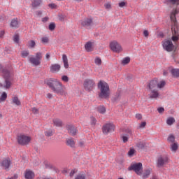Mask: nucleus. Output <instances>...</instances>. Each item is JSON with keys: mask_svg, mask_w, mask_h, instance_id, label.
<instances>
[{"mask_svg": "<svg viewBox=\"0 0 179 179\" xmlns=\"http://www.w3.org/2000/svg\"><path fill=\"white\" fill-rule=\"evenodd\" d=\"M164 3L170 8H173L170 14V19L173 23L171 28V40L176 43L179 40V29L178 24H177V18L176 17V15H178L179 13V0H164Z\"/></svg>", "mask_w": 179, "mask_h": 179, "instance_id": "nucleus-1", "label": "nucleus"}, {"mask_svg": "<svg viewBox=\"0 0 179 179\" xmlns=\"http://www.w3.org/2000/svg\"><path fill=\"white\" fill-rule=\"evenodd\" d=\"M45 83L50 87V90L56 94H60V96H66V88L62 83L55 78H49L45 80Z\"/></svg>", "mask_w": 179, "mask_h": 179, "instance_id": "nucleus-2", "label": "nucleus"}, {"mask_svg": "<svg viewBox=\"0 0 179 179\" xmlns=\"http://www.w3.org/2000/svg\"><path fill=\"white\" fill-rule=\"evenodd\" d=\"M2 75L5 79V85L0 84V87L5 89H10L12 86V78L13 77V72L10 69H3Z\"/></svg>", "mask_w": 179, "mask_h": 179, "instance_id": "nucleus-3", "label": "nucleus"}, {"mask_svg": "<svg viewBox=\"0 0 179 179\" xmlns=\"http://www.w3.org/2000/svg\"><path fill=\"white\" fill-rule=\"evenodd\" d=\"M98 89L100 90V93L99 94V99H109L110 86L107 83L100 80L98 83Z\"/></svg>", "mask_w": 179, "mask_h": 179, "instance_id": "nucleus-4", "label": "nucleus"}, {"mask_svg": "<svg viewBox=\"0 0 179 179\" xmlns=\"http://www.w3.org/2000/svg\"><path fill=\"white\" fill-rule=\"evenodd\" d=\"M128 170L129 171H134L137 176H142V173H143V166L141 162L134 163L131 164L128 168Z\"/></svg>", "mask_w": 179, "mask_h": 179, "instance_id": "nucleus-5", "label": "nucleus"}, {"mask_svg": "<svg viewBox=\"0 0 179 179\" xmlns=\"http://www.w3.org/2000/svg\"><path fill=\"white\" fill-rule=\"evenodd\" d=\"M41 59H43V53L38 52L36 53L35 57H31L29 58V62L34 66H38L41 64Z\"/></svg>", "mask_w": 179, "mask_h": 179, "instance_id": "nucleus-6", "label": "nucleus"}, {"mask_svg": "<svg viewBox=\"0 0 179 179\" xmlns=\"http://www.w3.org/2000/svg\"><path fill=\"white\" fill-rule=\"evenodd\" d=\"M84 89L86 92H92L96 86V83L92 79H86L84 81Z\"/></svg>", "mask_w": 179, "mask_h": 179, "instance_id": "nucleus-7", "label": "nucleus"}, {"mask_svg": "<svg viewBox=\"0 0 179 179\" xmlns=\"http://www.w3.org/2000/svg\"><path fill=\"white\" fill-rule=\"evenodd\" d=\"M163 48L168 52H171L174 50V44L171 40H165L162 43Z\"/></svg>", "mask_w": 179, "mask_h": 179, "instance_id": "nucleus-8", "label": "nucleus"}, {"mask_svg": "<svg viewBox=\"0 0 179 179\" xmlns=\"http://www.w3.org/2000/svg\"><path fill=\"white\" fill-rule=\"evenodd\" d=\"M30 141H31L30 136L24 134H20L17 136V142L20 145H29Z\"/></svg>", "mask_w": 179, "mask_h": 179, "instance_id": "nucleus-9", "label": "nucleus"}, {"mask_svg": "<svg viewBox=\"0 0 179 179\" xmlns=\"http://www.w3.org/2000/svg\"><path fill=\"white\" fill-rule=\"evenodd\" d=\"M169 163V157L166 155H161L158 157L157 161V167H163L164 164Z\"/></svg>", "mask_w": 179, "mask_h": 179, "instance_id": "nucleus-10", "label": "nucleus"}, {"mask_svg": "<svg viewBox=\"0 0 179 179\" xmlns=\"http://www.w3.org/2000/svg\"><path fill=\"white\" fill-rule=\"evenodd\" d=\"M10 164H12V161H10V158H3V160L0 162V166L6 170V171H9V168L10 167Z\"/></svg>", "mask_w": 179, "mask_h": 179, "instance_id": "nucleus-11", "label": "nucleus"}, {"mask_svg": "<svg viewBox=\"0 0 179 179\" xmlns=\"http://www.w3.org/2000/svg\"><path fill=\"white\" fill-rule=\"evenodd\" d=\"M114 124L113 123H107L102 127V132L104 135H108L110 132H113Z\"/></svg>", "mask_w": 179, "mask_h": 179, "instance_id": "nucleus-12", "label": "nucleus"}, {"mask_svg": "<svg viewBox=\"0 0 179 179\" xmlns=\"http://www.w3.org/2000/svg\"><path fill=\"white\" fill-rule=\"evenodd\" d=\"M110 48L113 51V52H121L122 51V48L118 42L114 41L110 43Z\"/></svg>", "mask_w": 179, "mask_h": 179, "instance_id": "nucleus-13", "label": "nucleus"}, {"mask_svg": "<svg viewBox=\"0 0 179 179\" xmlns=\"http://www.w3.org/2000/svg\"><path fill=\"white\" fill-rule=\"evenodd\" d=\"M93 24V19L92 18H85L83 20H81V26L83 27H85L86 29H88V27H90Z\"/></svg>", "mask_w": 179, "mask_h": 179, "instance_id": "nucleus-14", "label": "nucleus"}, {"mask_svg": "<svg viewBox=\"0 0 179 179\" xmlns=\"http://www.w3.org/2000/svg\"><path fill=\"white\" fill-rule=\"evenodd\" d=\"M147 87L149 90H156L157 89V78L153 79L148 83Z\"/></svg>", "mask_w": 179, "mask_h": 179, "instance_id": "nucleus-15", "label": "nucleus"}, {"mask_svg": "<svg viewBox=\"0 0 179 179\" xmlns=\"http://www.w3.org/2000/svg\"><path fill=\"white\" fill-rule=\"evenodd\" d=\"M66 129L70 135L72 136H75L76 135V128H75V126L72 124H69L66 126Z\"/></svg>", "mask_w": 179, "mask_h": 179, "instance_id": "nucleus-16", "label": "nucleus"}, {"mask_svg": "<svg viewBox=\"0 0 179 179\" xmlns=\"http://www.w3.org/2000/svg\"><path fill=\"white\" fill-rule=\"evenodd\" d=\"M59 71H61V65L54 64L50 66V72H52V73H57V72H59Z\"/></svg>", "mask_w": 179, "mask_h": 179, "instance_id": "nucleus-17", "label": "nucleus"}, {"mask_svg": "<svg viewBox=\"0 0 179 179\" xmlns=\"http://www.w3.org/2000/svg\"><path fill=\"white\" fill-rule=\"evenodd\" d=\"M121 100V91H117L115 96L112 98L113 103H118Z\"/></svg>", "mask_w": 179, "mask_h": 179, "instance_id": "nucleus-18", "label": "nucleus"}, {"mask_svg": "<svg viewBox=\"0 0 179 179\" xmlns=\"http://www.w3.org/2000/svg\"><path fill=\"white\" fill-rule=\"evenodd\" d=\"M24 177L26 179H34V172L30 170H27L25 171Z\"/></svg>", "mask_w": 179, "mask_h": 179, "instance_id": "nucleus-19", "label": "nucleus"}, {"mask_svg": "<svg viewBox=\"0 0 179 179\" xmlns=\"http://www.w3.org/2000/svg\"><path fill=\"white\" fill-rule=\"evenodd\" d=\"M157 97H159L157 90H150V99H157Z\"/></svg>", "mask_w": 179, "mask_h": 179, "instance_id": "nucleus-20", "label": "nucleus"}, {"mask_svg": "<svg viewBox=\"0 0 179 179\" xmlns=\"http://www.w3.org/2000/svg\"><path fill=\"white\" fill-rule=\"evenodd\" d=\"M41 3H43V0H33L31 6L34 8V9H36V8H38Z\"/></svg>", "mask_w": 179, "mask_h": 179, "instance_id": "nucleus-21", "label": "nucleus"}, {"mask_svg": "<svg viewBox=\"0 0 179 179\" xmlns=\"http://www.w3.org/2000/svg\"><path fill=\"white\" fill-rule=\"evenodd\" d=\"M62 61L64 68L66 69H68V68H69V63H68V57L66 56V55H62Z\"/></svg>", "mask_w": 179, "mask_h": 179, "instance_id": "nucleus-22", "label": "nucleus"}, {"mask_svg": "<svg viewBox=\"0 0 179 179\" xmlns=\"http://www.w3.org/2000/svg\"><path fill=\"white\" fill-rule=\"evenodd\" d=\"M66 143L67 146H70V148H75V141H73V138H67L66 141Z\"/></svg>", "mask_w": 179, "mask_h": 179, "instance_id": "nucleus-23", "label": "nucleus"}, {"mask_svg": "<svg viewBox=\"0 0 179 179\" xmlns=\"http://www.w3.org/2000/svg\"><path fill=\"white\" fill-rule=\"evenodd\" d=\"M10 27L13 29H17V27H19V21H17V19H13L11 20Z\"/></svg>", "mask_w": 179, "mask_h": 179, "instance_id": "nucleus-24", "label": "nucleus"}, {"mask_svg": "<svg viewBox=\"0 0 179 179\" xmlns=\"http://www.w3.org/2000/svg\"><path fill=\"white\" fill-rule=\"evenodd\" d=\"M171 73L173 78H179V69H172L171 70Z\"/></svg>", "mask_w": 179, "mask_h": 179, "instance_id": "nucleus-25", "label": "nucleus"}, {"mask_svg": "<svg viewBox=\"0 0 179 179\" xmlns=\"http://www.w3.org/2000/svg\"><path fill=\"white\" fill-rule=\"evenodd\" d=\"M149 176H150V169H145L141 176L143 179H146L149 178Z\"/></svg>", "mask_w": 179, "mask_h": 179, "instance_id": "nucleus-26", "label": "nucleus"}, {"mask_svg": "<svg viewBox=\"0 0 179 179\" xmlns=\"http://www.w3.org/2000/svg\"><path fill=\"white\" fill-rule=\"evenodd\" d=\"M170 149L172 152H177L178 150V143H173L171 144Z\"/></svg>", "mask_w": 179, "mask_h": 179, "instance_id": "nucleus-27", "label": "nucleus"}, {"mask_svg": "<svg viewBox=\"0 0 179 179\" xmlns=\"http://www.w3.org/2000/svg\"><path fill=\"white\" fill-rule=\"evenodd\" d=\"M120 138L123 143H127V142H128V141L129 140V135L122 134L120 135Z\"/></svg>", "mask_w": 179, "mask_h": 179, "instance_id": "nucleus-28", "label": "nucleus"}, {"mask_svg": "<svg viewBox=\"0 0 179 179\" xmlns=\"http://www.w3.org/2000/svg\"><path fill=\"white\" fill-rule=\"evenodd\" d=\"M92 42H87L85 45V48L87 52H90V51H92Z\"/></svg>", "mask_w": 179, "mask_h": 179, "instance_id": "nucleus-29", "label": "nucleus"}, {"mask_svg": "<svg viewBox=\"0 0 179 179\" xmlns=\"http://www.w3.org/2000/svg\"><path fill=\"white\" fill-rule=\"evenodd\" d=\"M53 124L55 127H62V121L59 119H53Z\"/></svg>", "mask_w": 179, "mask_h": 179, "instance_id": "nucleus-30", "label": "nucleus"}, {"mask_svg": "<svg viewBox=\"0 0 179 179\" xmlns=\"http://www.w3.org/2000/svg\"><path fill=\"white\" fill-rule=\"evenodd\" d=\"M174 122H176V119H174V117H169L166 120L167 125L171 126V125H173V124H174Z\"/></svg>", "mask_w": 179, "mask_h": 179, "instance_id": "nucleus-31", "label": "nucleus"}, {"mask_svg": "<svg viewBox=\"0 0 179 179\" xmlns=\"http://www.w3.org/2000/svg\"><path fill=\"white\" fill-rule=\"evenodd\" d=\"M13 103L16 106H20V104H22V103L20 102V100H19V97L17 96H14L13 98Z\"/></svg>", "mask_w": 179, "mask_h": 179, "instance_id": "nucleus-32", "label": "nucleus"}, {"mask_svg": "<svg viewBox=\"0 0 179 179\" xmlns=\"http://www.w3.org/2000/svg\"><path fill=\"white\" fill-rule=\"evenodd\" d=\"M168 142H169L170 143H175L174 142H176V137L174 136V135L171 134L168 138H167Z\"/></svg>", "mask_w": 179, "mask_h": 179, "instance_id": "nucleus-33", "label": "nucleus"}, {"mask_svg": "<svg viewBox=\"0 0 179 179\" xmlns=\"http://www.w3.org/2000/svg\"><path fill=\"white\" fill-rule=\"evenodd\" d=\"M28 55H30L29 50H23L21 52V57L22 58H27Z\"/></svg>", "mask_w": 179, "mask_h": 179, "instance_id": "nucleus-34", "label": "nucleus"}, {"mask_svg": "<svg viewBox=\"0 0 179 179\" xmlns=\"http://www.w3.org/2000/svg\"><path fill=\"white\" fill-rule=\"evenodd\" d=\"M55 27H57V25L55 24V22H50L48 26V29L50 31H54L55 30Z\"/></svg>", "mask_w": 179, "mask_h": 179, "instance_id": "nucleus-35", "label": "nucleus"}, {"mask_svg": "<svg viewBox=\"0 0 179 179\" xmlns=\"http://www.w3.org/2000/svg\"><path fill=\"white\" fill-rule=\"evenodd\" d=\"M131 62V58L129 57H124L122 61V65H127V64H129Z\"/></svg>", "mask_w": 179, "mask_h": 179, "instance_id": "nucleus-36", "label": "nucleus"}, {"mask_svg": "<svg viewBox=\"0 0 179 179\" xmlns=\"http://www.w3.org/2000/svg\"><path fill=\"white\" fill-rule=\"evenodd\" d=\"M20 38V36H19V34H15L13 36V41H14V43H15L16 44H19Z\"/></svg>", "mask_w": 179, "mask_h": 179, "instance_id": "nucleus-37", "label": "nucleus"}, {"mask_svg": "<svg viewBox=\"0 0 179 179\" xmlns=\"http://www.w3.org/2000/svg\"><path fill=\"white\" fill-rule=\"evenodd\" d=\"M28 47L29 48H34L36 47V41L31 40L28 42Z\"/></svg>", "mask_w": 179, "mask_h": 179, "instance_id": "nucleus-38", "label": "nucleus"}, {"mask_svg": "<svg viewBox=\"0 0 179 179\" xmlns=\"http://www.w3.org/2000/svg\"><path fill=\"white\" fill-rule=\"evenodd\" d=\"M164 86H166V81L162 80V81H161L159 83V82L157 81V87H158L159 89H162V88L164 87Z\"/></svg>", "mask_w": 179, "mask_h": 179, "instance_id": "nucleus-39", "label": "nucleus"}, {"mask_svg": "<svg viewBox=\"0 0 179 179\" xmlns=\"http://www.w3.org/2000/svg\"><path fill=\"white\" fill-rule=\"evenodd\" d=\"M97 110L100 113V114H104L106 113V107L99 106L97 108Z\"/></svg>", "mask_w": 179, "mask_h": 179, "instance_id": "nucleus-40", "label": "nucleus"}, {"mask_svg": "<svg viewBox=\"0 0 179 179\" xmlns=\"http://www.w3.org/2000/svg\"><path fill=\"white\" fill-rule=\"evenodd\" d=\"M8 98V94L6 92H3L1 97H0V101H5L6 99Z\"/></svg>", "mask_w": 179, "mask_h": 179, "instance_id": "nucleus-41", "label": "nucleus"}, {"mask_svg": "<svg viewBox=\"0 0 179 179\" xmlns=\"http://www.w3.org/2000/svg\"><path fill=\"white\" fill-rule=\"evenodd\" d=\"M145 146H146L145 143L139 142L137 143V148H138V149H145Z\"/></svg>", "mask_w": 179, "mask_h": 179, "instance_id": "nucleus-42", "label": "nucleus"}, {"mask_svg": "<svg viewBox=\"0 0 179 179\" xmlns=\"http://www.w3.org/2000/svg\"><path fill=\"white\" fill-rule=\"evenodd\" d=\"M75 179H86V175L85 173H80Z\"/></svg>", "mask_w": 179, "mask_h": 179, "instance_id": "nucleus-43", "label": "nucleus"}, {"mask_svg": "<svg viewBox=\"0 0 179 179\" xmlns=\"http://www.w3.org/2000/svg\"><path fill=\"white\" fill-rule=\"evenodd\" d=\"M90 120H91V125L94 127V125H96V124L97 122V120L93 116L90 117Z\"/></svg>", "mask_w": 179, "mask_h": 179, "instance_id": "nucleus-44", "label": "nucleus"}, {"mask_svg": "<svg viewBox=\"0 0 179 179\" xmlns=\"http://www.w3.org/2000/svg\"><path fill=\"white\" fill-rule=\"evenodd\" d=\"M134 155H135V149L131 148L128 152V156H129L130 157H132Z\"/></svg>", "mask_w": 179, "mask_h": 179, "instance_id": "nucleus-45", "label": "nucleus"}, {"mask_svg": "<svg viewBox=\"0 0 179 179\" xmlns=\"http://www.w3.org/2000/svg\"><path fill=\"white\" fill-rule=\"evenodd\" d=\"M94 62H95L96 65H101V59H100L99 57H96L94 59Z\"/></svg>", "mask_w": 179, "mask_h": 179, "instance_id": "nucleus-46", "label": "nucleus"}, {"mask_svg": "<svg viewBox=\"0 0 179 179\" xmlns=\"http://www.w3.org/2000/svg\"><path fill=\"white\" fill-rule=\"evenodd\" d=\"M45 136H52V131L49 130L45 132Z\"/></svg>", "mask_w": 179, "mask_h": 179, "instance_id": "nucleus-47", "label": "nucleus"}, {"mask_svg": "<svg viewBox=\"0 0 179 179\" xmlns=\"http://www.w3.org/2000/svg\"><path fill=\"white\" fill-rule=\"evenodd\" d=\"M62 80H63V82H69V78H68L67 76H63L62 77Z\"/></svg>", "mask_w": 179, "mask_h": 179, "instance_id": "nucleus-48", "label": "nucleus"}, {"mask_svg": "<svg viewBox=\"0 0 179 179\" xmlns=\"http://www.w3.org/2000/svg\"><path fill=\"white\" fill-rule=\"evenodd\" d=\"M59 20H60V22H64L65 20V15L62 14L59 15Z\"/></svg>", "mask_w": 179, "mask_h": 179, "instance_id": "nucleus-49", "label": "nucleus"}, {"mask_svg": "<svg viewBox=\"0 0 179 179\" xmlns=\"http://www.w3.org/2000/svg\"><path fill=\"white\" fill-rule=\"evenodd\" d=\"M124 6H127V2L122 1V2L119 3L120 8H124Z\"/></svg>", "mask_w": 179, "mask_h": 179, "instance_id": "nucleus-50", "label": "nucleus"}, {"mask_svg": "<svg viewBox=\"0 0 179 179\" xmlns=\"http://www.w3.org/2000/svg\"><path fill=\"white\" fill-rule=\"evenodd\" d=\"M48 41H49V40H48V37H43V38H41V42H42V43H48Z\"/></svg>", "mask_w": 179, "mask_h": 179, "instance_id": "nucleus-51", "label": "nucleus"}, {"mask_svg": "<svg viewBox=\"0 0 179 179\" xmlns=\"http://www.w3.org/2000/svg\"><path fill=\"white\" fill-rule=\"evenodd\" d=\"M157 111L158 113H159V114H162V113H164V108L159 107L157 108Z\"/></svg>", "mask_w": 179, "mask_h": 179, "instance_id": "nucleus-52", "label": "nucleus"}, {"mask_svg": "<svg viewBox=\"0 0 179 179\" xmlns=\"http://www.w3.org/2000/svg\"><path fill=\"white\" fill-rule=\"evenodd\" d=\"M49 8H51V9H55L57 8V4L55 3H50L48 5Z\"/></svg>", "mask_w": 179, "mask_h": 179, "instance_id": "nucleus-53", "label": "nucleus"}, {"mask_svg": "<svg viewBox=\"0 0 179 179\" xmlns=\"http://www.w3.org/2000/svg\"><path fill=\"white\" fill-rule=\"evenodd\" d=\"M31 111L34 114H38V109L36 108H32Z\"/></svg>", "mask_w": 179, "mask_h": 179, "instance_id": "nucleus-54", "label": "nucleus"}, {"mask_svg": "<svg viewBox=\"0 0 179 179\" xmlns=\"http://www.w3.org/2000/svg\"><path fill=\"white\" fill-rule=\"evenodd\" d=\"M36 16L41 17V15H43V12L41 10H38L36 12Z\"/></svg>", "mask_w": 179, "mask_h": 179, "instance_id": "nucleus-55", "label": "nucleus"}, {"mask_svg": "<svg viewBox=\"0 0 179 179\" xmlns=\"http://www.w3.org/2000/svg\"><path fill=\"white\" fill-rule=\"evenodd\" d=\"M106 9H111V4L110 3H107L104 5Z\"/></svg>", "mask_w": 179, "mask_h": 179, "instance_id": "nucleus-56", "label": "nucleus"}, {"mask_svg": "<svg viewBox=\"0 0 179 179\" xmlns=\"http://www.w3.org/2000/svg\"><path fill=\"white\" fill-rule=\"evenodd\" d=\"M76 173V171L75 169L71 170V171L70 172V177H73Z\"/></svg>", "mask_w": 179, "mask_h": 179, "instance_id": "nucleus-57", "label": "nucleus"}, {"mask_svg": "<svg viewBox=\"0 0 179 179\" xmlns=\"http://www.w3.org/2000/svg\"><path fill=\"white\" fill-rule=\"evenodd\" d=\"M124 132H126V134H129V135L132 134V131L131 130V129H126Z\"/></svg>", "mask_w": 179, "mask_h": 179, "instance_id": "nucleus-58", "label": "nucleus"}, {"mask_svg": "<svg viewBox=\"0 0 179 179\" xmlns=\"http://www.w3.org/2000/svg\"><path fill=\"white\" fill-rule=\"evenodd\" d=\"M145 127H146V122H142L141 124H140L139 127L145 128Z\"/></svg>", "mask_w": 179, "mask_h": 179, "instance_id": "nucleus-59", "label": "nucleus"}, {"mask_svg": "<svg viewBox=\"0 0 179 179\" xmlns=\"http://www.w3.org/2000/svg\"><path fill=\"white\" fill-rule=\"evenodd\" d=\"M136 118L137 120H142V115H141V114H139V113H137V114L136 115Z\"/></svg>", "mask_w": 179, "mask_h": 179, "instance_id": "nucleus-60", "label": "nucleus"}, {"mask_svg": "<svg viewBox=\"0 0 179 179\" xmlns=\"http://www.w3.org/2000/svg\"><path fill=\"white\" fill-rule=\"evenodd\" d=\"M143 34L145 37H148L149 36V31L148 30H144Z\"/></svg>", "mask_w": 179, "mask_h": 179, "instance_id": "nucleus-61", "label": "nucleus"}, {"mask_svg": "<svg viewBox=\"0 0 179 179\" xmlns=\"http://www.w3.org/2000/svg\"><path fill=\"white\" fill-rule=\"evenodd\" d=\"M50 18L48 17H45L43 18H42V22H43V23H45V22H48V20Z\"/></svg>", "mask_w": 179, "mask_h": 179, "instance_id": "nucleus-62", "label": "nucleus"}, {"mask_svg": "<svg viewBox=\"0 0 179 179\" xmlns=\"http://www.w3.org/2000/svg\"><path fill=\"white\" fill-rule=\"evenodd\" d=\"M17 174L14 175V176L11 177V178H8L7 179H17Z\"/></svg>", "mask_w": 179, "mask_h": 179, "instance_id": "nucleus-63", "label": "nucleus"}, {"mask_svg": "<svg viewBox=\"0 0 179 179\" xmlns=\"http://www.w3.org/2000/svg\"><path fill=\"white\" fill-rule=\"evenodd\" d=\"M47 97L48 99H52V94L51 93L47 94Z\"/></svg>", "mask_w": 179, "mask_h": 179, "instance_id": "nucleus-64", "label": "nucleus"}]
</instances>
